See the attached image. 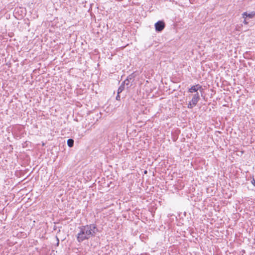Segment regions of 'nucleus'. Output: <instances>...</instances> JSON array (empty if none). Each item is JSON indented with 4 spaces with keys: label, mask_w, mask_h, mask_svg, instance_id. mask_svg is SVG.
I'll list each match as a JSON object with an SVG mask.
<instances>
[{
    "label": "nucleus",
    "mask_w": 255,
    "mask_h": 255,
    "mask_svg": "<svg viewBox=\"0 0 255 255\" xmlns=\"http://www.w3.org/2000/svg\"><path fill=\"white\" fill-rule=\"evenodd\" d=\"M198 90H200L201 92H202L203 90V89L202 88V87L201 85L199 84H196L195 85L192 86L190 88L188 89V92L189 93H194V92H197Z\"/></svg>",
    "instance_id": "obj_3"
},
{
    "label": "nucleus",
    "mask_w": 255,
    "mask_h": 255,
    "mask_svg": "<svg viewBox=\"0 0 255 255\" xmlns=\"http://www.w3.org/2000/svg\"><path fill=\"white\" fill-rule=\"evenodd\" d=\"M79 229L80 232L77 235V239L80 243L95 236L98 232L97 226L94 224L81 226Z\"/></svg>",
    "instance_id": "obj_1"
},
{
    "label": "nucleus",
    "mask_w": 255,
    "mask_h": 255,
    "mask_svg": "<svg viewBox=\"0 0 255 255\" xmlns=\"http://www.w3.org/2000/svg\"><path fill=\"white\" fill-rule=\"evenodd\" d=\"M243 23H244L245 24H248L249 22L247 21V19H244V21H243Z\"/></svg>",
    "instance_id": "obj_12"
},
{
    "label": "nucleus",
    "mask_w": 255,
    "mask_h": 255,
    "mask_svg": "<svg viewBox=\"0 0 255 255\" xmlns=\"http://www.w3.org/2000/svg\"><path fill=\"white\" fill-rule=\"evenodd\" d=\"M251 183L253 185H254L255 186V179L253 177L252 180H251Z\"/></svg>",
    "instance_id": "obj_10"
},
{
    "label": "nucleus",
    "mask_w": 255,
    "mask_h": 255,
    "mask_svg": "<svg viewBox=\"0 0 255 255\" xmlns=\"http://www.w3.org/2000/svg\"><path fill=\"white\" fill-rule=\"evenodd\" d=\"M139 75V72L138 71L134 72L131 73L130 75L128 76V82H129V80L133 79L134 77L138 76Z\"/></svg>",
    "instance_id": "obj_6"
},
{
    "label": "nucleus",
    "mask_w": 255,
    "mask_h": 255,
    "mask_svg": "<svg viewBox=\"0 0 255 255\" xmlns=\"http://www.w3.org/2000/svg\"><path fill=\"white\" fill-rule=\"evenodd\" d=\"M255 16V11H253L250 13H247V12H244L242 13V17L244 19L249 18H253Z\"/></svg>",
    "instance_id": "obj_4"
},
{
    "label": "nucleus",
    "mask_w": 255,
    "mask_h": 255,
    "mask_svg": "<svg viewBox=\"0 0 255 255\" xmlns=\"http://www.w3.org/2000/svg\"><path fill=\"white\" fill-rule=\"evenodd\" d=\"M128 80V79H126L124 82L122 83V84L120 86V87L119 88L118 90V93L119 94H120V93L124 90L125 88V83L126 81Z\"/></svg>",
    "instance_id": "obj_7"
},
{
    "label": "nucleus",
    "mask_w": 255,
    "mask_h": 255,
    "mask_svg": "<svg viewBox=\"0 0 255 255\" xmlns=\"http://www.w3.org/2000/svg\"><path fill=\"white\" fill-rule=\"evenodd\" d=\"M67 144L69 147H72L74 145V140L71 138L68 139L67 140Z\"/></svg>",
    "instance_id": "obj_8"
},
{
    "label": "nucleus",
    "mask_w": 255,
    "mask_h": 255,
    "mask_svg": "<svg viewBox=\"0 0 255 255\" xmlns=\"http://www.w3.org/2000/svg\"><path fill=\"white\" fill-rule=\"evenodd\" d=\"M196 105H195V104L194 105L192 104V102H189V103L188 104V105H187V108L188 109H192L194 107H195Z\"/></svg>",
    "instance_id": "obj_9"
},
{
    "label": "nucleus",
    "mask_w": 255,
    "mask_h": 255,
    "mask_svg": "<svg viewBox=\"0 0 255 255\" xmlns=\"http://www.w3.org/2000/svg\"><path fill=\"white\" fill-rule=\"evenodd\" d=\"M165 23L163 21L159 20L155 24V28L156 31L160 32L165 27Z\"/></svg>",
    "instance_id": "obj_2"
},
{
    "label": "nucleus",
    "mask_w": 255,
    "mask_h": 255,
    "mask_svg": "<svg viewBox=\"0 0 255 255\" xmlns=\"http://www.w3.org/2000/svg\"><path fill=\"white\" fill-rule=\"evenodd\" d=\"M200 99V98L199 94L198 92H197L196 94L193 95L191 102H192L193 105H194V104L195 105H197V103L199 102Z\"/></svg>",
    "instance_id": "obj_5"
},
{
    "label": "nucleus",
    "mask_w": 255,
    "mask_h": 255,
    "mask_svg": "<svg viewBox=\"0 0 255 255\" xmlns=\"http://www.w3.org/2000/svg\"><path fill=\"white\" fill-rule=\"evenodd\" d=\"M116 99L117 100H120V95L118 93V95H117V96L116 97Z\"/></svg>",
    "instance_id": "obj_11"
}]
</instances>
